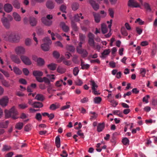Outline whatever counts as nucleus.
I'll use <instances>...</instances> for the list:
<instances>
[{"label":"nucleus","mask_w":157,"mask_h":157,"mask_svg":"<svg viewBox=\"0 0 157 157\" xmlns=\"http://www.w3.org/2000/svg\"><path fill=\"white\" fill-rule=\"evenodd\" d=\"M70 102H66V105H65L62 106L61 108V110H64L66 109L69 108L70 107V105H68V104H70Z\"/></svg>","instance_id":"13d9d810"},{"label":"nucleus","mask_w":157,"mask_h":157,"mask_svg":"<svg viewBox=\"0 0 157 157\" xmlns=\"http://www.w3.org/2000/svg\"><path fill=\"white\" fill-rule=\"evenodd\" d=\"M1 21L3 26L6 29H8L10 28V21H9L8 18L5 17H3L2 18Z\"/></svg>","instance_id":"39448f33"},{"label":"nucleus","mask_w":157,"mask_h":157,"mask_svg":"<svg viewBox=\"0 0 157 157\" xmlns=\"http://www.w3.org/2000/svg\"><path fill=\"white\" fill-rule=\"evenodd\" d=\"M144 6L145 8L146 9L147 11L149 12H151V9L148 3L147 2L144 3Z\"/></svg>","instance_id":"e433bc0d"},{"label":"nucleus","mask_w":157,"mask_h":157,"mask_svg":"<svg viewBox=\"0 0 157 157\" xmlns=\"http://www.w3.org/2000/svg\"><path fill=\"white\" fill-rule=\"evenodd\" d=\"M21 59L22 61L26 65H30L32 63L30 59L27 56H21Z\"/></svg>","instance_id":"0eeeda50"},{"label":"nucleus","mask_w":157,"mask_h":157,"mask_svg":"<svg viewBox=\"0 0 157 157\" xmlns=\"http://www.w3.org/2000/svg\"><path fill=\"white\" fill-rule=\"evenodd\" d=\"M19 107L22 109H25V108L28 107L27 104H20L19 105Z\"/></svg>","instance_id":"774afa93"},{"label":"nucleus","mask_w":157,"mask_h":157,"mask_svg":"<svg viewBox=\"0 0 157 157\" xmlns=\"http://www.w3.org/2000/svg\"><path fill=\"white\" fill-rule=\"evenodd\" d=\"M36 62L38 65L39 66H42L44 63V60L41 58H38V60Z\"/></svg>","instance_id":"c85d7f7f"},{"label":"nucleus","mask_w":157,"mask_h":157,"mask_svg":"<svg viewBox=\"0 0 157 157\" xmlns=\"http://www.w3.org/2000/svg\"><path fill=\"white\" fill-rule=\"evenodd\" d=\"M8 101L9 99L7 97H4L0 100V104L3 106H6Z\"/></svg>","instance_id":"ddd939ff"},{"label":"nucleus","mask_w":157,"mask_h":157,"mask_svg":"<svg viewBox=\"0 0 157 157\" xmlns=\"http://www.w3.org/2000/svg\"><path fill=\"white\" fill-rule=\"evenodd\" d=\"M80 17V16L78 14L75 15L74 17V20L77 22L79 21H80L79 18Z\"/></svg>","instance_id":"338daca9"},{"label":"nucleus","mask_w":157,"mask_h":157,"mask_svg":"<svg viewBox=\"0 0 157 157\" xmlns=\"http://www.w3.org/2000/svg\"><path fill=\"white\" fill-rule=\"evenodd\" d=\"M128 6L130 7L134 8L140 7V6L138 3L134 0H129L128 2Z\"/></svg>","instance_id":"1a4fd4ad"},{"label":"nucleus","mask_w":157,"mask_h":157,"mask_svg":"<svg viewBox=\"0 0 157 157\" xmlns=\"http://www.w3.org/2000/svg\"><path fill=\"white\" fill-rule=\"evenodd\" d=\"M150 98L149 95H147L145 97H144L143 98V101L145 102L146 103H147L148 102V98Z\"/></svg>","instance_id":"69168bd1"},{"label":"nucleus","mask_w":157,"mask_h":157,"mask_svg":"<svg viewBox=\"0 0 157 157\" xmlns=\"http://www.w3.org/2000/svg\"><path fill=\"white\" fill-rule=\"evenodd\" d=\"M101 101V98L100 97H96L94 98V101L95 103L99 104Z\"/></svg>","instance_id":"a18cd8bd"},{"label":"nucleus","mask_w":157,"mask_h":157,"mask_svg":"<svg viewBox=\"0 0 157 157\" xmlns=\"http://www.w3.org/2000/svg\"><path fill=\"white\" fill-rule=\"evenodd\" d=\"M101 31L102 33L104 34L107 32V29L106 25L104 24H102L101 26Z\"/></svg>","instance_id":"7c9ffc66"},{"label":"nucleus","mask_w":157,"mask_h":157,"mask_svg":"<svg viewBox=\"0 0 157 157\" xmlns=\"http://www.w3.org/2000/svg\"><path fill=\"white\" fill-rule=\"evenodd\" d=\"M109 12V14L110 16L112 17L113 18L114 17V12L113 9L112 8H109L108 10Z\"/></svg>","instance_id":"bf43d9fd"},{"label":"nucleus","mask_w":157,"mask_h":157,"mask_svg":"<svg viewBox=\"0 0 157 157\" xmlns=\"http://www.w3.org/2000/svg\"><path fill=\"white\" fill-rule=\"evenodd\" d=\"M81 68L82 70H84L85 69H87L90 67V65L88 64H84L83 65H82Z\"/></svg>","instance_id":"680f3d73"},{"label":"nucleus","mask_w":157,"mask_h":157,"mask_svg":"<svg viewBox=\"0 0 157 157\" xmlns=\"http://www.w3.org/2000/svg\"><path fill=\"white\" fill-rule=\"evenodd\" d=\"M41 21L44 25L48 26H50L52 23V21L47 19L45 17H43L41 19Z\"/></svg>","instance_id":"9d476101"},{"label":"nucleus","mask_w":157,"mask_h":157,"mask_svg":"<svg viewBox=\"0 0 157 157\" xmlns=\"http://www.w3.org/2000/svg\"><path fill=\"white\" fill-rule=\"evenodd\" d=\"M61 25L63 30L65 32H67L69 30V27L66 25L64 22L61 23Z\"/></svg>","instance_id":"b1692460"},{"label":"nucleus","mask_w":157,"mask_h":157,"mask_svg":"<svg viewBox=\"0 0 157 157\" xmlns=\"http://www.w3.org/2000/svg\"><path fill=\"white\" fill-rule=\"evenodd\" d=\"M29 21L30 25L32 26H36L37 22L35 18L33 17H29Z\"/></svg>","instance_id":"a211bd4d"},{"label":"nucleus","mask_w":157,"mask_h":157,"mask_svg":"<svg viewBox=\"0 0 157 157\" xmlns=\"http://www.w3.org/2000/svg\"><path fill=\"white\" fill-rule=\"evenodd\" d=\"M5 113L6 117L7 118L12 117L14 119H16L17 118L16 117L17 113L14 106H13L10 110H5Z\"/></svg>","instance_id":"f257e3e1"},{"label":"nucleus","mask_w":157,"mask_h":157,"mask_svg":"<svg viewBox=\"0 0 157 157\" xmlns=\"http://www.w3.org/2000/svg\"><path fill=\"white\" fill-rule=\"evenodd\" d=\"M46 6L47 8L52 9L55 6L54 3L51 0H49L46 3Z\"/></svg>","instance_id":"2eb2a0df"},{"label":"nucleus","mask_w":157,"mask_h":157,"mask_svg":"<svg viewBox=\"0 0 157 157\" xmlns=\"http://www.w3.org/2000/svg\"><path fill=\"white\" fill-rule=\"evenodd\" d=\"M25 44L27 46H30L32 44V40L29 38H26L25 40Z\"/></svg>","instance_id":"c9c22d12"},{"label":"nucleus","mask_w":157,"mask_h":157,"mask_svg":"<svg viewBox=\"0 0 157 157\" xmlns=\"http://www.w3.org/2000/svg\"><path fill=\"white\" fill-rule=\"evenodd\" d=\"M140 74L141 75L142 77H144L146 73V69L144 68H141L140 70Z\"/></svg>","instance_id":"3c124183"},{"label":"nucleus","mask_w":157,"mask_h":157,"mask_svg":"<svg viewBox=\"0 0 157 157\" xmlns=\"http://www.w3.org/2000/svg\"><path fill=\"white\" fill-rule=\"evenodd\" d=\"M44 43L41 45V48L44 51H48L49 49V46L52 41L48 37H46L43 40Z\"/></svg>","instance_id":"7ed1b4c3"},{"label":"nucleus","mask_w":157,"mask_h":157,"mask_svg":"<svg viewBox=\"0 0 157 157\" xmlns=\"http://www.w3.org/2000/svg\"><path fill=\"white\" fill-rule=\"evenodd\" d=\"M79 40L80 41L85 42L86 36L85 35L81 33H79Z\"/></svg>","instance_id":"473e14b6"},{"label":"nucleus","mask_w":157,"mask_h":157,"mask_svg":"<svg viewBox=\"0 0 157 157\" xmlns=\"http://www.w3.org/2000/svg\"><path fill=\"white\" fill-rule=\"evenodd\" d=\"M23 72L25 75L26 76H28L29 74V70L26 68H24L22 70Z\"/></svg>","instance_id":"052dcab7"},{"label":"nucleus","mask_w":157,"mask_h":157,"mask_svg":"<svg viewBox=\"0 0 157 157\" xmlns=\"http://www.w3.org/2000/svg\"><path fill=\"white\" fill-rule=\"evenodd\" d=\"M47 66L48 67L50 70L54 71L56 69L57 67V65L54 63H51L48 64Z\"/></svg>","instance_id":"4be33fe9"},{"label":"nucleus","mask_w":157,"mask_h":157,"mask_svg":"<svg viewBox=\"0 0 157 157\" xmlns=\"http://www.w3.org/2000/svg\"><path fill=\"white\" fill-rule=\"evenodd\" d=\"M43 82H44L45 83L48 85L50 84V81L49 79L46 77H44L43 78Z\"/></svg>","instance_id":"e2e57ef3"},{"label":"nucleus","mask_w":157,"mask_h":157,"mask_svg":"<svg viewBox=\"0 0 157 157\" xmlns=\"http://www.w3.org/2000/svg\"><path fill=\"white\" fill-rule=\"evenodd\" d=\"M93 16L94 18L95 21L96 23H98L100 20V17L99 14L96 13L95 12H93Z\"/></svg>","instance_id":"5701e85b"},{"label":"nucleus","mask_w":157,"mask_h":157,"mask_svg":"<svg viewBox=\"0 0 157 157\" xmlns=\"http://www.w3.org/2000/svg\"><path fill=\"white\" fill-rule=\"evenodd\" d=\"M35 99L38 100L42 101L44 99V96L40 94H37L35 97Z\"/></svg>","instance_id":"a878e982"},{"label":"nucleus","mask_w":157,"mask_h":157,"mask_svg":"<svg viewBox=\"0 0 157 157\" xmlns=\"http://www.w3.org/2000/svg\"><path fill=\"white\" fill-rule=\"evenodd\" d=\"M110 52L109 49H105L101 53V57L102 58H105V56L108 55Z\"/></svg>","instance_id":"393cba45"},{"label":"nucleus","mask_w":157,"mask_h":157,"mask_svg":"<svg viewBox=\"0 0 157 157\" xmlns=\"http://www.w3.org/2000/svg\"><path fill=\"white\" fill-rule=\"evenodd\" d=\"M105 126V124L103 122L102 123H99L98 124L97 127V131L98 132L102 131Z\"/></svg>","instance_id":"dca6fc26"},{"label":"nucleus","mask_w":157,"mask_h":157,"mask_svg":"<svg viewBox=\"0 0 157 157\" xmlns=\"http://www.w3.org/2000/svg\"><path fill=\"white\" fill-rule=\"evenodd\" d=\"M2 80V82L3 86L7 87H9L10 86V84L9 82L5 80L4 78Z\"/></svg>","instance_id":"ea45409f"},{"label":"nucleus","mask_w":157,"mask_h":157,"mask_svg":"<svg viewBox=\"0 0 157 157\" xmlns=\"http://www.w3.org/2000/svg\"><path fill=\"white\" fill-rule=\"evenodd\" d=\"M90 85L92 86V90H96V88L98 87V86L97 85L95 82L94 81L91 80L90 81Z\"/></svg>","instance_id":"72a5a7b5"},{"label":"nucleus","mask_w":157,"mask_h":157,"mask_svg":"<svg viewBox=\"0 0 157 157\" xmlns=\"http://www.w3.org/2000/svg\"><path fill=\"white\" fill-rule=\"evenodd\" d=\"M121 34L123 36H127L128 35V33L124 27L121 28Z\"/></svg>","instance_id":"37998d69"},{"label":"nucleus","mask_w":157,"mask_h":157,"mask_svg":"<svg viewBox=\"0 0 157 157\" xmlns=\"http://www.w3.org/2000/svg\"><path fill=\"white\" fill-rule=\"evenodd\" d=\"M58 108V106L56 105L55 104H52L50 107V109L51 110H54Z\"/></svg>","instance_id":"0e129e2a"},{"label":"nucleus","mask_w":157,"mask_h":157,"mask_svg":"<svg viewBox=\"0 0 157 157\" xmlns=\"http://www.w3.org/2000/svg\"><path fill=\"white\" fill-rule=\"evenodd\" d=\"M21 38V36L20 34L13 33L11 42L15 43L18 42Z\"/></svg>","instance_id":"423d86ee"},{"label":"nucleus","mask_w":157,"mask_h":157,"mask_svg":"<svg viewBox=\"0 0 157 157\" xmlns=\"http://www.w3.org/2000/svg\"><path fill=\"white\" fill-rule=\"evenodd\" d=\"M122 142L123 144L124 145H127L129 144V140L126 137L123 138L122 140Z\"/></svg>","instance_id":"c03bdc74"},{"label":"nucleus","mask_w":157,"mask_h":157,"mask_svg":"<svg viewBox=\"0 0 157 157\" xmlns=\"http://www.w3.org/2000/svg\"><path fill=\"white\" fill-rule=\"evenodd\" d=\"M3 7L5 11L7 13L10 12L13 9V7L12 5L9 3L5 4Z\"/></svg>","instance_id":"9b49d317"},{"label":"nucleus","mask_w":157,"mask_h":157,"mask_svg":"<svg viewBox=\"0 0 157 157\" xmlns=\"http://www.w3.org/2000/svg\"><path fill=\"white\" fill-rule=\"evenodd\" d=\"M73 71L74 75L75 76H76L79 71L78 67H75L73 69Z\"/></svg>","instance_id":"603ef678"},{"label":"nucleus","mask_w":157,"mask_h":157,"mask_svg":"<svg viewBox=\"0 0 157 157\" xmlns=\"http://www.w3.org/2000/svg\"><path fill=\"white\" fill-rule=\"evenodd\" d=\"M0 71L1 72L6 78H8L10 77V74L7 71H5L2 69H0Z\"/></svg>","instance_id":"8fccbe9b"},{"label":"nucleus","mask_w":157,"mask_h":157,"mask_svg":"<svg viewBox=\"0 0 157 157\" xmlns=\"http://www.w3.org/2000/svg\"><path fill=\"white\" fill-rule=\"evenodd\" d=\"M78 56L74 55L72 59L73 62L75 64H78L79 63V61L78 59Z\"/></svg>","instance_id":"4c0bfd02"},{"label":"nucleus","mask_w":157,"mask_h":157,"mask_svg":"<svg viewBox=\"0 0 157 157\" xmlns=\"http://www.w3.org/2000/svg\"><path fill=\"white\" fill-rule=\"evenodd\" d=\"M55 143L57 148H59L60 147V138L58 136H56V138Z\"/></svg>","instance_id":"cd10ccee"},{"label":"nucleus","mask_w":157,"mask_h":157,"mask_svg":"<svg viewBox=\"0 0 157 157\" xmlns=\"http://www.w3.org/2000/svg\"><path fill=\"white\" fill-rule=\"evenodd\" d=\"M67 50L71 52H74L75 50V47L72 45H68L66 47Z\"/></svg>","instance_id":"f704fd0d"},{"label":"nucleus","mask_w":157,"mask_h":157,"mask_svg":"<svg viewBox=\"0 0 157 157\" xmlns=\"http://www.w3.org/2000/svg\"><path fill=\"white\" fill-rule=\"evenodd\" d=\"M79 7V4L77 3H73L72 6V8L73 10L75 11L77 10Z\"/></svg>","instance_id":"58836bf2"},{"label":"nucleus","mask_w":157,"mask_h":157,"mask_svg":"<svg viewBox=\"0 0 157 157\" xmlns=\"http://www.w3.org/2000/svg\"><path fill=\"white\" fill-rule=\"evenodd\" d=\"M53 56L56 59H57L59 58L60 55L59 52L57 51H54L53 52Z\"/></svg>","instance_id":"de8ad7c7"},{"label":"nucleus","mask_w":157,"mask_h":157,"mask_svg":"<svg viewBox=\"0 0 157 157\" xmlns=\"http://www.w3.org/2000/svg\"><path fill=\"white\" fill-rule=\"evenodd\" d=\"M14 72L17 75H20L22 74L21 71L17 67H15L13 68Z\"/></svg>","instance_id":"bb28decb"},{"label":"nucleus","mask_w":157,"mask_h":157,"mask_svg":"<svg viewBox=\"0 0 157 157\" xmlns=\"http://www.w3.org/2000/svg\"><path fill=\"white\" fill-rule=\"evenodd\" d=\"M63 82V81L62 79L57 81L56 82L55 85L58 87L61 86H62V84Z\"/></svg>","instance_id":"09e8293b"},{"label":"nucleus","mask_w":157,"mask_h":157,"mask_svg":"<svg viewBox=\"0 0 157 157\" xmlns=\"http://www.w3.org/2000/svg\"><path fill=\"white\" fill-rule=\"evenodd\" d=\"M11 147L10 146L7 145H4L2 148V151H8L11 149Z\"/></svg>","instance_id":"4d7b16f0"},{"label":"nucleus","mask_w":157,"mask_h":157,"mask_svg":"<svg viewBox=\"0 0 157 157\" xmlns=\"http://www.w3.org/2000/svg\"><path fill=\"white\" fill-rule=\"evenodd\" d=\"M23 124L22 122H19L17 123L15 126V128L17 129L20 130L23 127Z\"/></svg>","instance_id":"79ce46f5"},{"label":"nucleus","mask_w":157,"mask_h":157,"mask_svg":"<svg viewBox=\"0 0 157 157\" xmlns=\"http://www.w3.org/2000/svg\"><path fill=\"white\" fill-rule=\"evenodd\" d=\"M57 71L61 74H63L66 71V69L60 67H58L57 69Z\"/></svg>","instance_id":"a19ab883"},{"label":"nucleus","mask_w":157,"mask_h":157,"mask_svg":"<svg viewBox=\"0 0 157 157\" xmlns=\"http://www.w3.org/2000/svg\"><path fill=\"white\" fill-rule=\"evenodd\" d=\"M15 51L17 55L23 54L25 52V48L23 47L18 46L15 48Z\"/></svg>","instance_id":"6e6552de"},{"label":"nucleus","mask_w":157,"mask_h":157,"mask_svg":"<svg viewBox=\"0 0 157 157\" xmlns=\"http://www.w3.org/2000/svg\"><path fill=\"white\" fill-rule=\"evenodd\" d=\"M36 32L38 35H42L44 34V30L43 29L40 27H38L36 29Z\"/></svg>","instance_id":"c756f323"},{"label":"nucleus","mask_w":157,"mask_h":157,"mask_svg":"<svg viewBox=\"0 0 157 157\" xmlns=\"http://www.w3.org/2000/svg\"><path fill=\"white\" fill-rule=\"evenodd\" d=\"M13 16L15 21H20L21 20V17L17 13L14 12L13 13Z\"/></svg>","instance_id":"6ab92c4d"},{"label":"nucleus","mask_w":157,"mask_h":157,"mask_svg":"<svg viewBox=\"0 0 157 157\" xmlns=\"http://www.w3.org/2000/svg\"><path fill=\"white\" fill-rule=\"evenodd\" d=\"M14 7L17 9H19L21 7L20 2L17 0H14L12 3Z\"/></svg>","instance_id":"f3484780"},{"label":"nucleus","mask_w":157,"mask_h":157,"mask_svg":"<svg viewBox=\"0 0 157 157\" xmlns=\"http://www.w3.org/2000/svg\"><path fill=\"white\" fill-rule=\"evenodd\" d=\"M35 118L38 121H40L42 119V116L40 113H37L35 116Z\"/></svg>","instance_id":"864d4df0"},{"label":"nucleus","mask_w":157,"mask_h":157,"mask_svg":"<svg viewBox=\"0 0 157 157\" xmlns=\"http://www.w3.org/2000/svg\"><path fill=\"white\" fill-rule=\"evenodd\" d=\"M66 6L64 5H61L60 10L63 13H66Z\"/></svg>","instance_id":"6e6d98bb"},{"label":"nucleus","mask_w":157,"mask_h":157,"mask_svg":"<svg viewBox=\"0 0 157 157\" xmlns=\"http://www.w3.org/2000/svg\"><path fill=\"white\" fill-rule=\"evenodd\" d=\"M89 2L95 10L97 11L99 9V5L96 3L95 1L93 0H89Z\"/></svg>","instance_id":"f8f14e48"},{"label":"nucleus","mask_w":157,"mask_h":157,"mask_svg":"<svg viewBox=\"0 0 157 157\" xmlns=\"http://www.w3.org/2000/svg\"><path fill=\"white\" fill-rule=\"evenodd\" d=\"M33 106L35 108H40L43 106V104L39 102H35L32 104Z\"/></svg>","instance_id":"aec40b11"},{"label":"nucleus","mask_w":157,"mask_h":157,"mask_svg":"<svg viewBox=\"0 0 157 157\" xmlns=\"http://www.w3.org/2000/svg\"><path fill=\"white\" fill-rule=\"evenodd\" d=\"M88 43L90 46L94 47V39H88Z\"/></svg>","instance_id":"5fc2aeb1"},{"label":"nucleus","mask_w":157,"mask_h":157,"mask_svg":"<svg viewBox=\"0 0 157 157\" xmlns=\"http://www.w3.org/2000/svg\"><path fill=\"white\" fill-rule=\"evenodd\" d=\"M71 26L73 29L75 31H77L78 30V28L76 24L73 21L71 22Z\"/></svg>","instance_id":"49530a36"},{"label":"nucleus","mask_w":157,"mask_h":157,"mask_svg":"<svg viewBox=\"0 0 157 157\" xmlns=\"http://www.w3.org/2000/svg\"><path fill=\"white\" fill-rule=\"evenodd\" d=\"M84 42L80 41L78 44V46L76 47V50L77 52L79 54H82V57L84 58L87 56L88 53L87 51L82 48V44Z\"/></svg>","instance_id":"f03ea898"},{"label":"nucleus","mask_w":157,"mask_h":157,"mask_svg":"<svg viewBox=\"0 0 157 157\" xmlns=\"http://www.w3.org/2000/svg\"><path fill=\"white\" fill-rule=\"evenodd\" d=\"M9 121H6L5 122L0 123V128H6L7 127V125Z\"/></svg>","instance_id":"2f4dec72"},{"label":"nucleus","mask_w":157,"mask_h":157,"mask_svg":"<svg viewBox=\"0 0 157 157\" xmlns=\"http://www.w3.org/2000/svg\"><path fill=\"white\" fill-rule=\"evenodd\" d=\"M13 33L10 30L6 31L2 35V37L5 41L11 42Z\"/></svg>","instance_id":"20e7f679"},{"label":"nucleus","mask_w":157,"mask_h":157,"mask_svg":"<svg viewBox=\"0 0 157 157\" xmlns=\"http://www.w3.org/2000/svg\"><path fill=\"white\" fill-rule=\"evenodd\" d=\"M11 59L12 61L17 63H21V60L18 56L15 55H12L11 56Z\"/></svg>","instance_id":"4468645a"},{"label":"nucleus","mask_w":157,"mask_h":157,"mask_svg":"<svg viewBox=\"0 0 157 157\" xmlns=\"http://www.w3.org/2000/svg\"><path fill=\"white\" fill-rule=\"evenodd\" d=\"M33 75L35 77L41 76L43 75L42 72L37 70L34 71L33 72Z\"/></svg>","instance_id":"412c9836"}]
</instances>
